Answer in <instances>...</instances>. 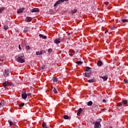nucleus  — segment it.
<instances>
[{
    "instance_id": "1",
    "label": "nucleus",
    "mask_w": 128,
    "mask_h": 128,
    "mask_svg": "<svg viewBox=\"0 0 128 128\" xmlns=\"http://www.w3.org/2000/svg\"><path fill=\"white\" fill-rule=\"evenodd\" d=\"M92 70V68L88 66L86 67V72L84 74V76H86V78H90V76H92V70Z\"/></svg>"
},
{
    "instance_id": "2",
    "label": "nucleus",
    "mask_w": 128,
    "mask_h": 128,
    "mask_svg": "<svg viewBox=\"0 0 128 128\" xmlns=\"http://www.w3.org/2000/svg\"><path fill=\"white\" fill-rule=\"evenodd\" d=\"M17 62H20V64H23V62H26L24 60V54H22L19 56L18 58H17Z\"/></svg>"
},
{
    "instance_id": "3",
    "label": "nucleus",
    "mask_w": 128,
    "mask_h": 128,
    "mask_svg": "<svg viewBox=\"0 0 128 128\" xmlns=\"http://www.w3.org/2000/svg\"><path fill=\"white\" fill-rule=\"evenodd\" d=\"M93 124H94V128H102V125L100 124V121L94 122H93Z\"/></svg>"
},
{
    "instance_id": "4",
    "label": "nucleus",
    "mask_w": 128,
    "mask_h": 128,
    "mask_svg": "<svg viewBox=\"0 0 128 128\" xmlns=\"http://www.w3.org/2000/svg\"><path fill=\"white\" fill-rule=\"evenodd\" d=\"M127 104H128V101L126 100H124L122 101V102L118 103L117 106H122V104H124V106H126Z\"/></svg>"
},
{
    "instance_id": "5",
    "label": "nucleus",
    "mask_w": 128,
    "mask_h": 128,
    "mask_svg": "<svg viewBox=\"0 0 128 128\" xmlns=\"http://www.w3.org/2000/svg\"><path fill=\"white\" fill-rule=\"evenodd\" d=\"M67 0H59L54 4V8H56V6H58V4H60L61 2H67Z\"/></svg>"
},
{
    "instance_id": "6",
    "label": "nucleus",
    "mask_w": 128,
    "mask_h": 128,
    "mask_svg": "<svg viewBox=\"0 0 128 128\" xmlns=\"http://www.w3.org/2000/svg\"><path fill=\"white\" fill-rule=\"evenodd\" d=\"M10 74V70H5L4 72V76L6 78V76H8Z\"/></svg>"
},
{
    "instance_id": "7",
    "label": "nucleus",
    "mask_w": 128,
    "mask_h": 128,
    "mask_svg": "<svg viewBox=\"0 0 128 128\" xmlns=\"http://www.w3.org/2000/svg\"><path fill=\"white\" fill-rule=\"evenodd\" d=\"M22 98L23 100H26L28 98V95L25 92H23L22 94Z\"/></svg>"
},
{
    "instance_id": "8",
    "label": "nucleus",
    "mask_w": 128,
    "mask_h": 128,
    "mask_svg": "<svg viewBox=\"0 0 128 128\" xmlns=\"http://www.w3.org/2000/svg\"><path fill=\"white\" fill-rule=\"evenodd\" d=\"M40 12V9L38 8H34L31 11V12Z\"/></svg>"
},
{
    "instance_id": "9",
    "label": "nucleus",
    "mask_w": 128,
    "mask_h": 128,
    "mask_svg": "<svg viewBox=\"0 0 128 128\" xmlns=\"http://www.w3.org/2000/svg\"><path fill=\"white\" fill-rule=\"evenodd\" d=\"M54 44H60V39L56 38L54 40Z\"/></svg>"
},
{
    "instance_id": "10",
    "label": "nucleus",
    "mask_w": 128,
    "mask_h": 128,
    "mask_svg": "<svg viewBox=\"0 0 128 128\" xmlns=\"http://www.w3.org/2000/svg\"><path fill=\"white\" fill-rule=\"evenodd\" d=\"M82 108H80L78 110L77 116H80V114H82Z\"/></svg>"
},
{
    "instance_id": "11",
    "label": "nucleus",
    "mask_w": 128,
    "mask_h": 128,
    "mask_svg": "<svg viewBox=\"0 0 128 128\" xmlns=\"http://www.w3.org/2000/svg\"><path fill=\"white\" fill-rule=\"evenodd\" d=\"M24 8L18 9L17 11V13L18 14H22V12H24Z\"/></svg>"
},
{
    "instance_id": "12",
    "label": "nucleus",
    "mask_w": 128,
    "mask_h": 128,
    "mask_svg": "<svg viewBox=\"0 0 128 128\" xmlns=\"http://www.w3.org/2000/svg\"><path fill=\"white\" fill-rule=\"evenodd\" d=\"M32 18L30 17H27L25 20V21L26 22H32Z\"/></svg>"
},
{
    "instance_id": "13",
    "label": "nucleus",
    "mask_w": 128,
    "mask_h": 128,
    "mask_svg": "<svg viewBox=\"0 0 128 128\" xmlns=\"http://www.w3.org/2000/svg\"><path fill=\"white\" fill-rule=\"evenodd\" d=\"M44 50H42L40 52H36V56H40V54H44Z\"/></svg>"
},
{
    "instance_id": "14",
    "label": "nucleus",
    "mask_w": 128,
    "mask_h": 128,
    "mask_svg": "<svg viewBox=\"0 0 128 128\" xmlns=\"http://www.w3.org/2000/svg\"><path fill=\"white\" fill-rule=\"evenodd\" d=\"M8 84V82L6 81L4 83H3L2 86H3L4 88H6Z\"/></svg>"
},
{
    "instance_id": "15",
    "label": "nucleus",
    "mask_w": 128,
    "mask_h": 128,
    "mask_svg": "<svg viewBox=\"0 0 128 128\" xmlns=\"http://www.w3.org/2000/svg\"><path fill=\"white\" fill-rule=\"evenodd\" d=\"M101 78H102L103 80H104V82H106V80H108V76H100Z\"/></svg>"
},
{
    "instance_id": "16",
    "label": "nucleus",
    "mask_w": 128,
    "mask_h": 128,
    "mask_svg": "<svg viewBox=\"0 0 128 128\" xmlns=\"http://www.w3.org/2000/svg\"><path fill=\"white\" fill-rule=\"evenodd\" d=\"M97 64L98 66H102V61L98 60L97 62Z\"/></svg>"
},
{
    "instance_id": "17",
    "label": "nucleus",
    "mask_w": 128,
    "mask_h": 128,
    "mask_svg": "<svg viewBox=\"0 0 128 128\" xmlns=\"http://www.w3.org/2000/svg\"><path fill=\"white\" fill-rule=\"evenodd\" d=\"M39 36L40 38H44V40H46V36H44V34H39Z\"/></svg>"
},
{
    "instance_id": "18",
    "label": "nucleus",
    "mask_w": 128,
    "mask_h": 128,
    "mask_svg": "<svg viewBox=\"0 0 128 128\" xmlns=\"http://www.w3.org/2000/svg\"><path fill=\"white\" fill-rule=\"evenodd\" d=\"M70 56H74V51L70 50L69 52Z\"/></svg>"
},
{
    "instance_id": "19",
    "label": "nucleus",
    "mask_w": 128,
    "mask_h": 128,
    "mask_svg": "<svg viewBox=\"0 0 128 128\" xmlns=\"http://www.w3.org/2000/svg\"><path fill=\"white\" fill-rule=\"evenodd\" d=\"M4 106V101H2L0 103V108H2Z\"/></svg>"
},
{
    "instance_id": "20",
    "label": "nucleus",
    "mask_w": 128,
    "mask_h": 128,
    "mask_svg": "<svg viewBox=\"0 0 128 128\" xmlns=\"http://www.w3.org/2000/svg\"><path fill=\"white\" fill-rule=\"evenodd\" d=\"M8 122L10 126H14V122H12L10 120H8Z\"/></svg>"
},
{
    "instance_id": "21",
    "label": "nucleus",
    "mask_w": 128,
    "mask_h": 128,
    "mask_svg": "<svg viewBox=\"0 0 128 128\" xmlns=\"http://www.w3.org/2000/svg\"><path fill=\"white\" fill-rule=\"evenodd\" d=\"M52 80H53V82H58V78H56V77H53L52 78Z\"/></svg>"
},
{
    "instance_id": "22",
    "label": "nucleus",
    "mask_w": 128,
    "mask_h": 128,
    "mask_svg": "<svg viewBox=\"0 0 128 128\" xmlns=\"http://www.w3.org/2000/svg\"><path fill=\"white\" fill-rule=\"evenodd\" d=\"M64 120H68L70 118V116H68V115H64Z\"/></svg>"
},
{
    "instance_id": "23",
    "label": "nucleus",
    "mask_w": 128,
    "mask_h": 128,
    "mask_svg": "<svg viewBox=\"0 0 128 128\" xmlns=\"http://www.w3.org/2000/svg\"><path fill=\"white\" fill-rule=\"evenodd\" d=\"M76 64H78V66H80L82 64V61H77L76 62Z\"/></svg>"
},
{
    "instance_id": "24",
    "label": "nucleus",
    "mask_w": 128,
    "mask_h": 128,
    "mask_svg": "<svg viewBox=\"0 0 128 128\" xmlns=\"http://www.w3.org/2000/svg\"><path fill=\"white\" fill-rule=\"evenodd\" d=\"M94 79L89 80H88V82H94Z\"/></svg>"
},
{
    "instance_id": "25",
    "label": "nucleus",
    "mask_w": 128,
    "mask_h": 128,
    "mask_svg": "<svg viewBox=\"0 0 128 128\" xmlns=\"http://www.w3.org/2000/svg\"><path fill=\"white\" fill-rule=\"evenodd\" d=\"M25 48H26V50H28H28H30V46H26L25 47Z\"/></svg>"
},
{
    "instance_id": "26",
    "label": "nucleus",
    "mask_w": 128,
    "mask_h": 128,
    "mask_svg": "<svg viewBox=\"0 0 128 128\" xmlns=\"http://www.w3.org/2000/svg\"><path fill=\"white\" fill-rule=\"evenodd\" d=\"M88 106H92V102L90 101L89 102H88Z\"/></svg>"
},
{
    "instance_id": "27",
    "label": "nucleus",
    "mask_w": 128,
    "mask_h": 128,
    "mask_svg": "<svg viewBox=\"0 0 128 128\" xmlns=\"http://www.w3.org/2000/svg\"><path fill=\"white\" fill-rule=\"evenodd\" d=\"M4 30H6L8 28V25H5L4 26Z\"/></svg>"
},
{
    "instance_id": "28",
    "label": "nucleus",
    "mask_w": 128,
    "mask_h": 128,
    "mask_svg": "<svg viewBox=\"0 0 128 128\" xmlns=\"http://www.w3.org/2000/svg\"><path fill=\"white\" fill-rule=\"evenodd\" d=\"M46 124L45 122H42V127L46 128Z\"/></svg>"
},
{
    "instance_id": "29",
    "label": "nucleus",
    "mask_w": 128,
    "mask_h": 128,
    "mask_svg": "<svg viewBox=\"0 0 128 128\" xmlns=\"http://www.w3.org/2000/svg\"><path fill=\"white\" fill-rule=\"evenodd\" d=\"M122 22H128V20H127V19H123V20H122Z\"/></svg>"
},
{
    "instance_id": "30",
    "label": "nucleus",
    "mask_w": 128,
    "mask_h": 128,
    "mask_svg": "<svg viewBox=\"0 0 128 128\" xmlns=\"http://www.w3.org/2000/svg\"><path fill=\"white\" fill-rule=\"evenodd\" d=\"M110 28L111 30H114L116 28H114V26H110Z\"/></svg>"
},
{
    "instance_id": "31",
    "label": "nucleus",
    "mask_w": 128,
    "mask_h": 128,
    "mask_svg": "<svg viewBox=\"0 0 128 128\" xmlns=\"http://www.w3.org/2000/svg\"><path fill=\"white\" fill-rule=\"evenodd\" d=\"M76 9H74L72 11V14H76Z\"/></svg>"
},
{
    "instance_id": "32",
    "label": "nucleus",
    "mask_w": 128,
    "mask_h": 128,
    "mask_svg": "<svg viewBox=\"0 0 128 128\" xmlns=\"http://www.w3.org/2000/svg\"><path fill=\"white\" fill-rule=\"evenodd\" d=\"M28 32V28H26L24 30V32Z\"/></svg>"
},
{
    "instance_id": "33",
    "label": "nucleus",
    "mask_w": 128,
    "mask_h": 128,
    "mask_svg": "<svg viewBox=\"0 0 128 128\" xmlns=\"http://www.w3.org/2000/svg\"><path fill=\"white\" fill-rule=\"evenodd\" d=\"M53 92H54V94H58V91L56 90V88H54Z\"/></svg>"
},
{
    "instance_id": "34",
    "label": "nucleus",
    "mask_w": 128,
    "mask_h": 128,
    "mask_svg": "<svg viewBox=\"0 0 128 128\" xmlns=\"http://www.w3.org/2000/svg\"><path fill=\"white\" fill-rule=\"evenodd\" d=\"M24 106V103H22L21 104L18 105L20 108L22 106Z\"/></svg>"
},
{
    "instance_id": "35",
    "label": "nucleus",
    "mask_w": 128,
    "mask_h": 128,
    "mask_svg": "<svg viewBox=\"0 0 128 128\" xmlns=\"http://www.w3.org/2000/svg\"><path fill=\"white\" fill-rule=\"evenodd\" d=\"M52 52V48H50L48 50V52Z\"/></svg>"
},
{
    "instance_id": "36",
    "label": "nucleus",
    "mask_w": 128,
    "mask_h": 128,
    "mask_svg": "<svg viewBox=\"0 0 128 128\" xmlns=\"http://www.w3.org/2000/svg\"><path fill=\"white\" fill-rule=\"evenodd\" d=\"M124 81L125 84H126L128 82V80L126 79H124Z\"/></svg>"
},
{
    "instance_id": "37",
    "label": "nucleus",
    "mask_w": 128,
    "mask_h": 128,
    "mask_svg": "<svg viewBox=\"0 0 128 128\" xmlns=\"http://www.w3.org/2000/svg\"><path fill=\"white\" fill-rule=\"evenodd\" d=\"M18 48L20 50H22V47H20V44L18 45Z\"/></svg>"
},
{
    "instance_id": "38",
    "label": "nucleus",
    "mask_w": 128,
    "mask_h": 128,
    "mask_svg": "<svg viewBox=\"0 0 128 128\" xmlns=\"http://www.w3.org/2000/svg\"><path fill=\"white\" fill-rule=\"evenodd\" d=\"M2 10H4V9L0 8V14H2Z\"/></svg>"
},
{
    "instance_id": "39",
    "label": "nucleus",
    "mask_w": 128,
    "mask_h": 128,
    "mask_svg": "<svg viewBox=\"0 0 128 128\" xmlns=\"http://www.w3.org/2000/svg\"><path fill=\"white\" fill-rule=\"evenodd\" d=\"M27 96H31L32 95V94L31 93H28L26 94Z\"/></svg>"
},
{
    "instance_id": "40",
    "label": "nucleus",
    "mask_w": 128,
    "mask_h": 128,
    "mask_svg": "<svg viewBox=\"0 0 128 128\" xmlns=\"http://www.w3.org/2000/svg\"><path fill=\"white\" fill-rule=\"evenodd\" d=\"M108 32V30H106V31L105 32H104V34H106V32Z\"/></svg>"
},
{
    "instance_id": "41",
    "label": "nucleus",
    "mask_w": 128,
    "mask_h": 128,
    "mask_svg": "<svg viewBox=\"0 0 128 128\" xmlns=\"http://www.w3.org/2000/svg\"><path fill=\"white\" fill-rule=\"evenodd\" d=\"M103 102H106V100H103Z\"/></svg>"
}]
</instances>
